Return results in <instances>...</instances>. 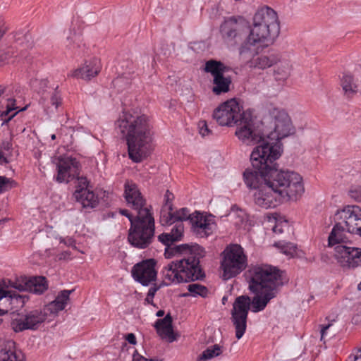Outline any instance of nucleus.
Wrapping results in <instances>:
<instances>
[{
    "instance_id": "obj_1",
    "label": "nucleus",
    "mask_w": 361,
    "mask_h": 361,
    "mask_svg": "<svg viewBox=\"0 0 361 361\" xmlns=\"http://www.w3.org/2000/svg\"><path fill=\"white\" fill-rule=\"evenodd\" d=\"M280 157L278 145H257L250 154L252 168L243 173L246 185L256 190L253 195L255 203L265 209L296 198L305 190L302 178L298 173L277 168L275 161Z\"/></svg>"
},
{
    "instance_id": "obj_2",
    "label": "nucleus",
    "mask_w": 361,
    "mask_h": 361,
    "mask_svg": "<svg viewBox=\"0 0 361 361\" xmlns=\"http://www.w3.org/2000/svg\"><path fill=\"white\" fill-rule=\"evenodd\" d=\"M282 273L276 267L269 264L257 265L248 270V288L255 295L252 300L247 295L238 296L233 304L231 319L238 339L241 338L245 332L250 307L253 312H260L271 299L276 297L283 284Z\"/></svg>"
},
{
    "instance_id": "obj_3",
    "label": "nucleus",
    "mask_w": 361,
    "mask_h": 361,
    "mask_svg": "<svg viewBox=\"0 0 361 361\" xmlns=\"http://www.w3.org/2000/svg\"><path fill=\"white\" fill-rule=\"evenodd\" d=\"M184 226L181 222L176 223L169 233L158 236V240L166 246L164 255L171 258L176 254L184 255L183 259L173 261L165 266L162 274L169 283L190 282L201 280L204 273L200 266V259L204 256L203 247L198 245L188 244L173 246V243L180 240L183 235Z\"/></svg>"
},
{
    "instance_id": "obj_4",
    "label": "nucleus",
    "mask_w": 361,
    "mask_h": 361,
    "mask_svg": "<svg viewBox=\"0 0 361 361\" xmlns=\"http://www.w3.org/2000/svg\"><path fill=\"white\" fill-rule=\"evenodd\" d=\"M115 126L125 138L129 158L133 162L140 163L150 155L153 131L148 116L135 111H123Z\"/></svg>"
},
{
    "instance_id": "obj_5",
    "label": "nucleus",
    "mask_w": 361,
    "mask_h": 361,
    "mask_svg": "<svg viewBox=\"0 0 361 361\" xmlns=\"http://www.w3.org/2000/svg\"><path fill=\"white\" fill-rule=\"evenodd\" d=\"M219 125L237 126L235 135L244 144L254 145L262 138L259 123L251 114L243 111L235 99L228 100L214 109L212 115Z\"/></svg>"
},
{
    "instance_id": "obj_6",
    "label": "nucleus",
    "mask_w": 361,
    "mask_h": 361,
    "mask_svg": "<svg viewBox=\"0 0 361 361\" xmlns=\"http://www.w3.org/2000/svg\"><path fill=\"white\" fill-rule=\"evenodd\" d=\"M249 34L239 47L240 55L252 54L255 47L268 46L279 35L280 25L276 12L271 8L264 6L259 8L252 18V24L249 25Z\"/></svg>"
},
{
    "instance_id": "obj_7",
    "label": "nucleus",
    "mask_w": 361,
    "mask_h": 361,
    "mask_svg": "<svg viewBox=\"0 0 361 361\" xmlns=\"http://www.w3.org/2000/svg\"><path fill=\"white\" fill-rule=\"evenodd\" d=\"M154 219L150 210H141L132 221L128 240L131 245L139 249L147 248L154 238Z\"/></svg>"
},
{
    "instance_id": "obj_8",
    "label": "nucleus",
    "mask_w": 361,
    "mask_h": 361,
    "mask_svg": "<svg viewBox=\"0 0 361 361\" xmlns=\"http://www.w3.org/2000/svg\"><path fill=\"white\" fill-rule=\"evenodd\" d=\"M269 115L271 119V128L273 130L269 132L267 135V137H265V135L261 129L262 123L258 122L260 125L259 129L262 132V138L255 145H263V143L271 145H278L280 148V153L281 154V145L279 143V140L294 134L295 128L289 115L285 110L274 108L269 111Z\"/></svg>"
},
{
    "instance_id": "obj_9",
    "label": "nucleus",
    "mask_w": 361,
    "mask_h": 361,
    "mask_svg": "<svg viewBox=\"0 0 361 361\" xmlns=\"http://www.w3.org/2000/svg\"><path fill=\"white\" fill-rule=\"evenodd\" d=\"M167 214V216H161L163 225L183 223V221L189 220L193 232L200 238L207 237L213 231V222L198 212L190 214L187 208H181L175 212L169 211Z\"/></svg>"
},
{
    "instance_id": "obj_10",
    "label": "nucleus",
    "mask_w": 361,
    "mask_h": 361,
    "mask_svg": "<svg viewBox=\"0 0 361 361\" xmlns=\"http://www.w3.org/2000/svg\"><path fill=\"white\" fill-rule=\"evenodd\" d=\"M223 255L221 268L225 280L235 276L246 268L247 257L240 245H232L227 247L223 252Z\"/></svg>"
},
{
    "instance_id": "obj_11",
    "label": "nucleus",
    "mask_w": 361,
    "mask_h": 361,
    "mask_svg": "<svg viewBox=\"0 0 361 361\" xmlns=\"http://www.w3.org/2000/svg\"><path fill=\"white\" fill-rule=\"evenodd\" d=\"M248 22L243 17L226 18L220 26V33L224 40L231 45H235L247 36Z\"/></svg>"
},
{
    "instance_id": "obj_12",
    "label": "nucleus",
    "mask_w": 361,
    "mask_h": 361,
    "mask_svg": "<svg viewBox=\"0 0 361 361\" xmlns=\"http://www.w3.org/2000/svg\"><path fill=\"white\" fill-rule=\"evenodd\" d=\"M229 70L230 68L221 61L212 59L206 62L204 71L213 76L212 91L215 94L219 95L230 90L231 79L224 75Z\"/></svg>"
},
{
    "instance_id": "obj_13",
    "label": "nucleus",
    "mask_w": 361,
    "mask_h": 361,
    "mask_svg": "<svg viewBox=\"0 0 361 361\" xmlns=\"http://www.w3.org/2000/svg\"><path fill=\"white\" fill-rule=\"evenodd\" d=\"M346 231L359 235L361 232V209L357 206L348 205L336 214Z\"/></svg>"
},
{
    "instance_id": "obj_14",
    "label": "nucleus",
    "mask_w": 361,
    "mask_h": 361,
    "mask_svg": "<svg viewBox=\"0 0 361 361\" xmlns=\"http://www.w3.org/2000/svg\"><path fill=\"white\" fill-rule=\"evenodd\" d=\"M334 251L336 259L343 267H355L361 262V249L345 244L336 245Z\"/></svg>"
},
{
    "instance_id": "obj_15",
    "label": "nucleus",
    "mask_w": 361,
    "mask_h": 361,
    "mask_svg": "<svg viewBox=\"0 0 361 361\" xmlns=\"http://www.w3.org/2000/svg\"><path fill=\"white\" fill-rule=\"evenodd\" d=\"M19 291L28 290L36 294L43 293L48 288L47 280L43 276L27 278L21 276L16 281H8V286Z\"/></svg>"
},
{
    "instance_id": "obj_16",
    "label": "nucleus",
    "mask_w": 361,
    "mask_h": 361,
    "mask_svg": "<svg viewBox=\"0 0 361 361\" xmlns=\"http://www.w3.org/2000/svg\"><path fill=\"white\" fill-rule=\"evenodd\" d=\"M47 316L48 313L44 309L30 311L13 322V329L16 331H22L25 329L35 330L46 320Z\"/></svg>"
},
{
    "instance_id": "obj_17",
    "label": "nucleus",
    "mask_w": 361,
    "mask_h": 361,
    "mask_svg": "<svg viewBox=\"0 0 361 361\" xmlns=\"http://www.w3.org/2000/svg\"><path fill=\"white\" fill-rule=\"evenodd\" d=\"M80 163L75 158L66 157L59 158L56 164L57 176L56 180L59 183L69 182L79 175Z\"/></svg>"
},
{
    "instance_id": "obj_18",
    "label": "nucleus",
    "mask_w": 361,
    "mask_h": 361,
    "mask_svg": "<svg viewBox=\"0 0 361 361\" xmlns=\"http://www.w3.org/2000/svg\"><path fill=\"white\" fill-rule=\"evenodd\" d=\"M156 262L149 259L136 264L132 269L131 273L134 279L143 286H148L157 278L155 270Z\"/></svg>"
},
{
    "instance_id": "obj_19",
    "label": "nucleus",
    "mask_w": 361,
    "mask_h": 361,
    "mask_svg": "<svg viewBox=\"0 0 361 361\" xmlns=\"http://www.w3.org/2000/svg\"><path fill=\"white\" fill-rule=\"evenodd\" d=\"M124 195L127 204L137 211V214L141 210H149V208L145 207L146 200L135 183L130 181L125 183Z\"/></svg>"
},
{
    "instance_id": "obj_20",
    "label": "nucleus",
    "mask_w": 361,
    "mask_h": 361,
    "mask_svg": "<svg viewBox=\"0 0 361 361\" xmlns=\"http://www.w3.org/2000/svg\"><path fill=\"white\" fill-rule=\"evenodd\" d=\"M101 71L100 61L97 59L85 61L83 66L75 70L70 75L73 78L90 80L97 76Z\"/></svg>"
},
{
    "instance_id": "obj_21",
    "label": "nucleus",
    "mask_w": 361,
    "mask_h": 361,
    "mask_svg": "<svg viewBox=\"0 0 361 361\" xmlns=\"http://www.w3.org/2000/svg\"><path fill=\"white\" fill-rule=\"evenodd\" d=\"M24 355L16 351L12 340L0 339V361H24Z\"/></svg>"
},
{
    "instance_id": "obj_22",
    "label": "nucleus",
    "mask_w": 361,
    "mask_h": 361,
    "mask_svg": "<svg viewBox=\"0 0 361 361\" xmlns=\"http://www.w3.org/2000/svg\"><path fill=\"white\" fill-rule=\"evenodd\" d=\"M2 300L15 305L16 307H23L25 302L28 300V296L26 294L16 293V291L0 290V302ZM0 302V305H1ZM8 312V310L0 308V315Z\"/></svg>"
},
{
    "instance_id": "obj_23",
    "label": "nucleus",
    "mask_w": 361,
    "mask_h": 361,
    "mask_svg": "<svg viewBox=\"0 0 361 361\" xmlns=\"http://www.w3.org/2000/svg\"><path fill=\"white\" fill-rule=\"evenodd\" d=\"M73 197L84 209H92L99 203L98 197L93 191L86 189H76Z\"/></svg>"
},
{
    "instance_id": "obj_24",
    "label": "nucleus",
    "mask_w": 361,
    "mask_h": 361,
    "mask_svg": "<svg viewBox=\"0 0 361 361\" xmlns=\"http://www.w3.org/2000/svg\"><path fill=\"white\" fill-rule=\"evenodd\" d=\"M280 61V54L277 53H271L267 55L254 56L250 60V66L259 69H266Z\"/></svg>"
},
{
    "instance_id": "obj_25",
    "label": "nucleus",
    "mask_w": 361,
    "mask_h": 361,
    "mask_svg": "<svg viewBox=\"0 0 361 361\" xmlns=\"http://www.w3.org/2000/svg\"><path fill=\"white\" fill-rule=\"evenodd\" d=\"M154 327L161 338H168L170 342L176 340L172 326V317L167 314L164 318L157 319Z\"/></svg>"
},
{
    "instance_id": "obj_26",
    "label": "nucleus",
    "mask_w": 361,
    "mask_h": 361,
    "mask_svg": "<svg viewBox=\"0 0 361 361\" xmlns=\"http://www.w3.org/2000/svg\"><path fill=\"white\" fill-rule=\"evenodd\" d=\"M73 290H63L60 292L56 299L47 305L44 309L49 314H57L59 311L63 310L68 301L69 300L70 294Z\"/></svg>"
},
{
    "instance_id": "obj_27",
    "label": "nucleus",
    "mask_w": 361,
    "mask_h": 361,
    "mask_svg": "<svg viewBox=\"0 0 361 361\" xmlns=\"http://www.w3.org/2000/svg\"><path fill=\"white\" fill-rule=\"evenodd\" d=\"M344 226H343L341 222H338L335 224L329 235V246L336 247L338 245L348 244Z\"/></svg>"
},
{
    "instance_id": "obj_28",
    "label": "nucleus",
    "mask_w": 361,
    "mask_h": 361,
    "mask_svg": "<svg viewBox=\"0 0 361 361\" xmlns=\"http://www.w3.org/2000/svg\"><path fill=\"white\" fill-rule=\"evenodd\" d=\"M341 85L344 94L348 98L353 97L358 92V85L355 81L354 76L349 73H344L341 79Z\"/></svg>"
},
{
    "instance_id": "obj_29",
    "label": "nucleus",
    "mask_w": 361,
    "mask_h": 361,
    "mask_svg": "<svg viewBox=\"0 0 361 361\" xmlns=\"http://www.w3.org/2000/svg\"><path fill=\"white\" fill-rule=\"evenodd\" d=\"M276 68L274 71V76L277 81H285L290 74L291 65L288 60L281 59L276 64Z\"/></svg>"
},
{
    "instance_id": "obj_30",
    "label": "nucleus",
    "mask_w": 361,
    "mask_h": 361,
    "mask_svg": "<svg viewBox=\"0 0 361 361\" xmlns=\"http://www.w3.org/2000/svg\"><path fill=\"white\" fill-rule=\"evenodd\" d=\"M222 353L221 347L215 344L204 350L202 353L198 357L197 361H206L219 356Z\"/></svg>"
},
{
    "instance_id": "obj_31",
    "label": "nucleus",
    "mask_w": 361,
    "mask_h": 361,
    "mask_svg": "<svg viewBox=\"0 0 361 361\" xmlns=\"http://www.w3.org/2000/svg\"><path fill=\"white\" fill-rule=\"evenodd\" d=\"M6 104V109L5 111H1L0 116L4 123H7L11 121L18 112H15L10 114L13 111L16 110V100L14 99H8Z\"/></svg>"
},
{
    "instance_id": "obj_32",
    "label": "nucleus",
    "mask_w": 361,
    "mask_h": 361,
    "mask_svg": "<svg viewBox=\"0 0 361 361\" xmlns=\"http://www.w3.org/2000/svg\"><path fill=\"white\" fill-rule=\"evenodd\" d=\"M187 289L190 292V294L185 293L183 295L184 296L192 295L195 297L197 295H200L202 297H206L208 293L207 288L205 286L200 285L199 283L189 284L187 286Z\"/></svg>"
},
{
    "instance_id": "obj_33",
    "label": "nucleus",
    "mask_w": 361,
    "mask_h": 361,
    "mask_svg": "<svg viewBox=\"0 0 361 361\" xmlns=\"http://www.w3.org/2000/svg\"><path fill=\"white\" fill-rule=\"evenodd\" d=\"M274 245L279 248L282 253L290 257H293L296 252L297 247L295 244L291 243L279 241L275 243Z\"/></svg>"
},
{
    "instance_id": "obj_34",
    "label": "nucleus",
    "mask_w": 361,
    "mask_h": 361,
    "mask_svg": "<svg viewBox=\"0 0 361 361\" xmlns=\"http://www.w3.org/2000/svg\"><path fill=\"white\" fill-rule=\"evenodd\" d=\"M200 134L202 137L209 136L212 134V130L209 128L207 123L204 120L200 121L197 123Z\"/></svg>"
},
{
    "instance_id": "obj_35",
    "label": "nucleus",
    "mask_w": 361,
    "mask_h": 361,
    "mask_svg": "<svg viewBox=\"0 0 361 361\" xmlns=\"http://www.w3.org/2000/svg\"><path fill=\"white\" fill-rule=\"evenodd\" d=\"M288 228V222L286 221L276 220L275 226L272 231L275 233H282L285 229Z\"/></svg>"
},
{
    "instance_id": "obj_36",
    "label": "nucleus",
    "mask_w": 361,
    "mask_h": 361,
    "mask_svg": "<svg viewBox=\"0 0 361 361\" xmlns=\"http://www.w3.org/2000/svg\"><path fill=\"white\" fill-rule=\"evenodd\" d=\"M12 181L11 179L5 177L0 176V193L4 192V191L8 190V189L12 188Z\"/></svg>"
},
{
    "instance_id": "obj_37",
    "label": "nucleus",
    "mask_w": 361,
    "mask_h": 361,
    "mask_svg": "<svg viewBox=\"0 0 361 361\" xmlns=\"http://www.w3.org/2000/svg\"><path fill=\"white\" fill-rule=\"evenodd\" d=\"M173 197V193L167 190L164 195V207L167 208L169 212L173 211L172 200Z\"/></svg>"
},
{
    "instance_id": "obj_38",
    "label": "nucleus",
    "mask_w": 361,
    "mask_h": 361,
    "mask_svg": "<svg viewBox=\"0 0 361 361\" xmlns=\"http://www.w3.org/2000/svg\"><path fill=\"white\" fill-rule=\"evenodd\" d=\"M75 177L77 178V180H78L76 189L89 190L88 189L89 183H88L86 177H83V176L80 177V176H78V175L76 176Z\"/></svg>"
},
{
    "instance_id": "obj_39",
    "label": "nucleus",
    "mask_w": 361,
    "mask_h": 361,
    "mask_svg": "<svg viewBox=\"0 0 361 361\" xmlns=\"http://www.w3.org/2000/svg\"><path fill=\"white\" fill-rule=\"evenodd\" d=\"M51 102L52 105L55 106L56 108H58V106L61 103V98L60 95L59 94L57 88L55 90L54 93L53 94V95L51 97Z\"/></svg>"
},
{
    "instance_id": "obj_40",
    "label": "nucleus",
    "mask_w": 361,
    "mask_h": 361,
    "mask_svg": "<svg viewBox=\"0 0 361 361\" xmlns=\"http://www.w3.org/2000/svg\"><path fill=\"white\" fill-rule=\"evenodd\" d=\"M133 361H161L157 358L154 359H147L142 355H140L136 350L133 355Z\"/></svg>"
},
{
    "instance_id": "obj_41",
    "label": "nucleus",
    "mask_w": 361,
    "mask_h": 361,
    "mask_svg": "<svg viewBox=\"0 0 361 361\" xmlns=\"http://www.w3.org/2000/svg\"><path fill=\"white\" fill-rule=\"evenodd\" d=\"M161 286H157L154 284L152 287H151L147 293L149 298H150L151 300H153V298L156 293V292L160 288Z\"/></svg>"
},
{
    "instance_id": "obj_42",
    "label": "nucleus",
    "mask_w": 361,
    "mask_h": 361,
    "mask_svg": "<svg viewBox=\"0 0 361 361\" xmlns=\"http://www.w3.org/2000/svg\"><path fill=\"white\" fill-rule=\"evenodd\" d=\"M61 243H63L69 247H75V240L71 238H61Z\"/></svg>"
},
{
    "instance_id": "obj_43",
    "label": "nucleus",
    "mask_w": 361,
    "mask_h": 361,
    "mask_svg": "<svg viewBox=\"0 0 361 361\" xmlns=\"http://www.w3.org/2000/svg\"><path fill=\"white\" fill-rule=\"evenodd\" d=\"M120 214L128 218L129 221H130V225L132 224V221H135V217L133 218L127 209H120Z\"/></svg>"
},
{
    "instance_id": "obj_44",
    "label": "nucleus",
    "mask_w": 361,
    "mask_h": 361,
    "mask_svg": "<svg viewBox=\"0 0 361 361\" xmlns=\"http://www.w3.org/2000/svg\"><path fill=\"white\" fill-rule=\"evenodd\" d=\"M331 325V323H329L326 325H321V340H323L324 336L326 335V331L330 328Z\"/></svg>"
},
{
    "instance_id": "obj_45",
    "label": "nucleus",
    "mask_w": 361,
    "mask_h": 361,
    "mask_svg": "<svg viewBox=\"0 0 361 361\" xmlns=\"http://www.w3.org/2000/svg\"><path fill=\"white\" fill-rule=\"evenodd\" d=\"M126 340L129 343L135 345L136 343V338L132 333L128 334L126 336Z\"/></svg>"
},
{
    "instance_id": "obj_46",
    "label": "nucleus",
    "mask_w": 361,
    "mask_h": 361,
    "mask_svg": "<svg viewBox=\"0 0 361 361\" xmlns=\"http://www.w3.org/2000/svg\"><path fill=\"white\" fill-rule=\"evenodd\" d=\"M6 156H7V154L4 151H3V150L0 151V164L7 163L8 161L7 160Z\"/></svg>"
},
{
    "instance_id": "obj_47",
    "label": "nucleus",
    "mask_w": 361,
    "mask_h": 361,
    "mask_svg": "<svg viewBox=\"0 0 361 361\" xmlns=\"http://www.w3.org/2000/svg\"><path fill=\"white\" fill-rule=\"evenodd\" d=\"M70 257V253L67 251L63 252L57 255L59 260L66 259Z\"/></svg>"
},
{
    "instance_id": "obj_48",
    "label": "nucleus",
    "mask_w": 361,
    "mask_h": 361,
    "mask_svg": "<svg viewBox=\"0 0 361 361\" xmlns=\"http://www.w3.org/2000/svg\"><path fill=\"white\" fill-rule=\"evenodd\" d=\"M347 361H361V355H350Z\"/></svg>"
},
{
    "instance_id": "obj_49",
    "label": "nucleus",
    "mask_w": 361,
    "mask_h": 361,
    "mask_svg": "<svg viewBox=\"0 0 361 361\" xmlns=\"http://www.w3.org/2000/svg\"><path fill=\"white\" fill-rule=\"evenodd\" d=\"M71 42H72V39L71 37H67L66 44V47L68 49H71V47H69V44H71Z\"/></svg>"
},
{
    "instance_id": "obj_50",
    "label": "nucleus",
    "mask_w": 361,
    "mask_h": 361,
    "mask_svg": "<svg viewBox=\"0 0 361 361\" xmlns=\"http://www.w3.org/2000/svg\"><path fill=\"white\" fill-rule=\"evenodd\" d=\"M164 310H159L157 312V317H162V316H164Z\"/></svg>"
},
{
    "instance_id": "obj_51",
    "label": "nucleus",
    "mask_w": 361,
    "mask_h": 361,
    "mask_svg": "<svg viewBox=\"0 0 361 361\" xmlns=\"http://www.w3.org/2000/svg\"><path fill=\"white\" fill-rule=\"evenodd\" d=\"M145 301L149 303V304H152L153 303V300H151L150 298H149V295H147V297H146V299H145Z\"/></svg>"
},
{
    "instance_id": "obj_52",
    "label": "nucleus",
    "mask_w": 361,
    "mask_h": 361,
    "mask_svg": "<svg viewBox=\"0 0 361 361\" xmlns=\"http://www.w3.org/2000/svg\"><path fill=\"white\" fill-rule=\"evenodd\" d=\"M8 219L7 218H4V219H0V225L3 223H5L8 221Z\"/></svg>"
},
{
    "instance_id": "obj_53",
    "label": "nucleus",
    "mask_w": 361,
    "mask_h": 361,
    "mask_svg": "<svg viewBox=\"0 0 361 361\" xmlns=\"http://www.w3.org/2000/svg\"><path fill=\"white\" fill-rule=\"evenodd\" d=\"M121 79L120 78H117L114 81V83L115 85H117L119 82H120Z\"/></svg>"
},
{
    "instance_id": "obj_54",
    "label": "nucleus",
    "mask_w": 361,
    "mask_h": 361,
    "mask_svg": "<svg viewBox=\"0 0 361 361\" xmlns=\"http://www.w3.org/2000/svg\"><path fill=\"white\" fill-rule=\"evenodd\" d=\"M4 89L0 86V96L4 93Z\"/></svg>"
},
{
    "instance_id": "obj_55",
    "label": "nucleus",
    "mask_w": 361,
    "mask_h": 361,
    "mask_svg": "<svg viewBox=\"0 0 361 361\" xmlns=\"http://www.w3.org/2000/svg\"><path fill=\"white\" fill-rule=\"evenodd\" d=\"M4 149H5V150H7V151L9 149V144H8V143H7V145H6V147H4Z\"/></svg>"
},
{
    "instance_id": "obj_56",
    "label": "nucleus",
    "mask_w": 361,
    "mask_h": 361,
    "mask_svg": "<svg viewBox=\"0 0 361 361\" xmlns=\"http://www.w3.org/2000/svg\"><path fill=\"white\" fill-rule=\"evenodd\" d=\"M51 138L53 140H55L56 139V135L55 134L51 135Z\"/></svg>"
},
{
    "instance_id": "obj_57",
    "label": "nucleus",
    "mask_w": 361,
    "mask_h": 361,
    "mask_svg": "<svg viewBox=\"0 0 361 361\" xmlns=\"http://www.w3.org/2000/svg\"><path fill=\"white\" fill-rule=\"evenodd\" d=\"M357 289H358L359 290H361V282L358 284V286H357Z\"/></svg>"
},
{
    "instance_id": "obj_58",
    "label": "nucleus",
    "mask_w": 361,
    "mask_h": 361,
    "mask_svg": "<svg viewBox=\"0 0 361 361\" xmlns=\"http://www.w3.org/2000/svg\"><path fill=\"white\" fill-rule=\"evenodd\" d=\"M357 351L360 353L359 355H361V347L357 349Z\"/></svg>"
},
{
    "instance_id": "obj_59",
    "label": "nucleus",
    "mask_w": 361,
    "mask_h": 361,
    "mask_svg": "<svg viewBox=\"0 0 361 361\" xmlns=\"http://www.w3.org/2000/svg\"><path fill=\"white\" fill-rule=\"evenodd\" d=\"M352 197L358 198V197H355V196H354L353 195H352Z\"/></svg>"
},
{
    "instance_id": "obj_60",
    "label": "nucleus",
    "mask_w": 361,
    "mask_h": 361,
    "mask_svg": "<svg viewBox=\"0 0 361 361\" xmlns=\"http://www.w3.org/2000/svg\"><path fill=\"white\" fill-rule=\"evenodd\" d=\"M25 108H23V109H21L20 111H23V110H25Z\"/></svg>"
},
{
    "instance_id": "obj_61",
    "label": "nucleus",
    "mask_w": 361,
    "mask_h": 361,
    "mask_svg": "<svg viewBox=\"0 0 361 361\" xmlns=\"http://www.w3.org/2000/svg\"><path fill=\"white\" fill-rule=\"evenodd\" d=\"M223 300L226 301V298L225 297L223 298Z\"/></svg>"
},
{
    "instance_id": "obj_62",
    "label": "nucleus",
    "mask_w": 361,
    "mask_h": 361,
    "mask_svg": "<svg viewBox=\"0 0 361 361\" xmlns=\"http://www.w3.org/2000/svg\"><path fill=\"white\" fill-rule=\"evenodd\" d=\"M1 322H2V319H0V324H1Z\"/></svg>"
}]
</instances>
